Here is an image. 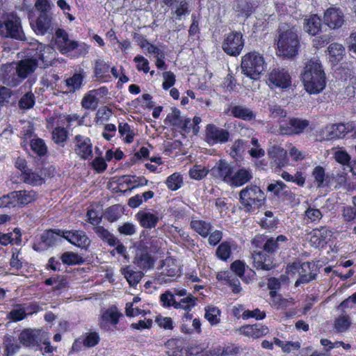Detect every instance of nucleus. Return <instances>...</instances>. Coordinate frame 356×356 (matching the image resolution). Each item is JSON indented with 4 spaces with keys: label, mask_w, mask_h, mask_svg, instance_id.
Instances as JSON below:
<instances>
[{
    "label": "nucleus",
    "mask_w": 356,
    "mask_h": 356,
    "mask_svg": "<svg viewBox=\"0 0 356 356\" xmlns=\"http://www.w3.org/2000/svg\"><path fill=\"white\" fill-rule=\"evenodd\" d=\"M287 238L284 235H279L276 238H267L264 235L256 236L252 243L255 246L262 248V251H254L252 258L254 266L258 270L268 271L275 267L273 254L280 248L282 243H286Z\"/></svg>",
    "instance_id": "f257e3e1"
},
{
    "label": "nucleus",
    "mask_w": 356,
    "mask_h": 356,
    "mask_svg": "<svg viewBox=\"0 0 356 356\" xmlns=\"http://www.w3.org/2000/svg\"><path fill=\"white\" fill-rule=\"evenodd\" d=\"M305 89L310 94H317L325 87V74L322 64L316 58L308 60L301 72Z\"/></svg>",
    "instance_id": "f03ea898"
},
{
    "label": "nucleus",
    "mask_w": 356,
    "mask_h": 356,
    "mask_svg": "<svg viewBox=\"0 0 356 356\" xmlns=\"http://www.w3.org/2000/svg\"><path fill=\"white\" fill-rule=\"evenodd\" d=\"M276 41L280 56L290 58L297 55L300 40L295 26H290L285 23L280 24Z\"/></svg>",
    "instance_id": "7ed1b4c3"
},
{
    "label": "nucleus",
    "mask_w": 356,
    "mask_h": 356,
    "mask_svg": "<svg viewBox=\"0 0 356 356\" xmlns=\"http://www.w3.org/2000/svg\"><path fill=\"white\" fill-rule=\"evenodd\" d=\"M265 201L264 191L257 185H248L239 193V202L245 212H254L264 205Z\"/></svg>",
    "instance_id": "20e7f679"
},
{
    "label": "nucleus",
    "mask_w": 356,
    "mask_h": 356,
    "mask_svg": "<svg viewBox=\"0 0 356 356\" xmlns=\"http://www.w3.org/2000/svg\"><path fill=\"white\" fill-rule=\"evenodd\" d=\"M241 67L243 74L252 79H257L265 70L266 64L261 54L251 51L242 57Z\"/></svg>",
    "instance_id": "39448f33"
},
{
    "label": "nucleus",
    "mask_w": 356,
    "mask_h": 356,
    "mask_svg": "<svg viewBox=\"0 0 356 356\" xmlns=\"http://www.w3.org/2000/svg\"><path fill=\"white\" fill-rule=\"evenodd\" d=\"M0 35L19 40H25L20 19L13 13L4 15L0 19Z\"/></svg>",
    "instance_id": "423d86ee"
},
{
    "label": "nucleus",
    "mask_w": 356,
    "mask_h": 356,
    "mask_svg": "<svg viewBox=\"0 0 356 356\" xmlns=\"http://www.w3.org/2000/svg\"><path fill=\"white\" fill-rule=\"evenodd\" d=\"M244 44L245 40L241 33L232 31L225 37L222 48L227 54L237 56L243 49Z\"/></svg>",
    "instance_id": "0eeeda50"
},
{
    "label": "nucleus",
    "mask_w": 356,
    "mask_h": 356,
    "mask_svg": "<svg viewBox=\"0 0 356 356\" xmlns=\"http://www.w3.org/2000/svg\"><path fill=\"white\" fill-rule=\"evenodd\" d=\"M180 266L176 259L168 257L161 267V272L156 275V279L159 284L168 283L179 275Z\"/></svg>",
    "instance_id": "6e6552de"
},
{
    "label": "nucleus",
    "mask_w": 356,
    "mask_h": 356,
    "mask_svg": "<svg viewBox=\"0 0 356 356\" xmlns=\"http://www.w3.org/2000/svg\"><path fill=\"white\" fill-rule=\"evenodd\" d=\"M63 232H64V231L60 229H50L44 232L40 236V242L39 243H35L33 248L35 251H42L54 245L56 243L61 241Z\"/></svg>",
    "instance_id": "1a4fd4ad"
},
{
    "label": "nucleus",
    "mask_w": 356,
    "mask_h": 356,
    "mask_svg": "<svg viewBox=\"0 0 356 356\" xmlns=\"http://www.w3.org/2000/svg\"><path fill=\"white\" fill-rule=\"evenodd\" d=\"M268 84L270 87H278L280 88H287L291 86V77L285 69H273L268 74Z\"/></svg>",
    "instance_id": "9d476101"
},
{
    "label": "nucleus",
    "mask_w": 356,
    "mask_h": 356,
    "mask_svg": "<svg viewBox=\"0 0 356 356\" xmlns=\"http://www.w3.org/2000/svg\"><path fill=\"white\" fill-rule=\"evenodd\" d=\"M229 133L227 130L209 124L206 127L205 140L210 145L225 143L228 141Z\"/></svg>",
    "instance_id": "9b49d317"
},
{
    "label": "nucleus",
    "mask_w": 356,
    "mask_h": 356,
    "mask_svg": "<svg viewBox=\"0 0 356 356\" xmlns=\"http://www.w3.org/2000/svg\"><path fill=\"white\" fill-rule=\"evenodd\" d=\"M0 81L6 86L14 87L20 83L21 77L18 74V71L15 63L3 65L0 69Z\"/></svg>",
    "instance_id": "f8f14e48"
},
{
    "label": "nucleus",
    "mask_w": 356,
    "mask_h": 356,
    "mask_svg": "<svg viewBox=\"0 0 356 356\" xmlns=\"http://www.w3.org/2000/svg\"><path fill=\"white\" fill-rule=\"evenodd\" d=\"M38 59H40L42 62H45L43 54H40L37 57L25 58L15 63L18 74L22 80L26 79L29 75L34 72L38 66Z\"/></svg>",
    "instance_id": "ddd939ff"
},
{
    "label": "nucleus",
    "mask_w": 356,
    "mask_h": 356,
    "mask_svg": "<svg viewBox=\"0 0 356 356\" xmlns=\"http://www.w3.org/2000/svg\"><path fill=\"white\" fill-rule=\"evenodd\" d=\"M309 124L307 120L291 118L288 122L281 124L279 129L282 134L291 136L302 133Z\"/></svg>",
    "instance_id": "4468645a"
},
{
    "label": "nucleus",
    "mask_w": 356,
    "mask_h": 356,
    "mask_svg": "<svg viewBox=\"0 0 356 356\" xmlns=\"http://www.w3.org/2000/svg\"><path fill=\"white\" fill-rule=\"evenodd\" d=\"M75 153L82 159H90L92 157L90 139L81 135H76L74 139Z\"/></svg>",
    "instance_id": "2eb2a0df"
},
{
    "label": "nucleus",
    "mask_w": 356,
    "mask_h": 356,
    "mask_svg": "<svg viewBox=\"0 0 356 356\" xmlns=\"http://www.w3.org/2000/svg\"><path fill=\"white\" fill-rule=\"evenodd\" d=\"M317 266L314 262H304L299 264L298 275L299 278L295 283L296 286L302 284H307L315 279L317 275Z\"/></svg>",
    "instance_id": "dca6fc26"
},
{
    "label": "nucleus",
    "mask_w": 356,
    "mask_h": 356,
    "mask_svg": "<svg viewBox=\"0 0 356 356\" xmlns=\"http://www.w3.org/2000/svg\"><path fill=\"white\" fill-rule=\"evenodd\" d=\"M134 263L140 268L145 270L154 267V260L149 254L147 248L139 245L136 247Z\"/></svg>",
    "instance_id": "f3484780"
},
{
    "label": "nucleus",
    "mask_w": 356,
    "mask_h": 356,
    "mask_svg": "<svg viewBox=\"0 0 356 356\" xmlns=\"http://www.w3.org/2000/svg\"><path fill=\"white\" fill-rule=\"evenodd\" d=\"M213 177L230 184L234 172L233 167L224 160H220L211 170Z\"/></svg>",
    "instance_id": "a211bd4d"
},
{
    "label": "nucleus",
    "mask_w": 356,
    "mask_h": 356,
    "mask_svg": "<svg viewBox=\"0 0 356 356\" xmlns=\"http://www.w3.org/2000/svg\"><path fill=\"white\" fill-rule=\"evenodd\" d=\"M31 25L37 34L52 33L54 30V24L50 13H40L35 24Z\"/></svg>",
    "instance_id": "6ab92c4d"
},
{
    "label": "nucleus",
    "mask_w": 356,
    "mask_h": 356,
    "mask_svg": "<svg viewBox=\"0 0 356 356\" xmlns=\"http://www.w3.org/2000/svg\"><path fill=\"white\" fill-rule=\"evenodd\" d=\"M324 23L331 29H338L344 22V16L342 11L337 8H327L323 16Z\"/></svg>",
    "instance_id": "aec40b11"
},
{
    "label": "nucleus",
    "mask_w": 356,
    "mask_h": 356,
    "mask_svg": "<svg viewBox=\"0 0 356 356\" xmlns=\"http://www.w3.org/2000/svg\"><path fill=\"white\" fill-rule=\"evenodd\" d=\"M63 238L79 248L86 250L90 244V240L83 231H64Z\"/></svg>",
    "instance_id": "412c9836"
},
{
    "label": "nucleus",
    "mask_w": 356,
    "mask_h": 356,
    "mask_svg": "<svg viewBox=\"0 0 356 356\" xmlns=\"http://www.w3.org/2000/svg\"><path fill=\"white\" fill-rule=\"evenodd\" d=\"M56 45L62 54H66L75 49L78 44L68 38L67 33L61 29L56 31Z\"/></svg>",
    "instance_id": "4be33fe9"
},
{
    "label": "nucleus",
    "mask_w": 356,
    "mask_h": 356,
    "mask_svg": "<svg viewBox=\"0 0 356 356\" xmlns=\"http://www.w3.org/2000/svg\"><path fill=\"white\" fill-rule=\"evenodd\" d=\"M120 316H122V314L118 312L116 307L113 306L109 307L102 314L101 321L99 323L100 327L105 330H108L109 329V325L108 324V321L115 326L118 324Z\"/></svg>",
    "instance_id": "5701e85b"
},
{
    "label": "nucleus",
    "mask_w": 356,
    "mask_h": 356,
    "mask_svg": "<svg viewBox=\"0 0 356 356\" xmlns=\"http://www.w3.org/2000/svg\"><path fill=\"white\" fill-rule=\"evenodd\" d=\"M239 332L246 337L257 339L267 334L268 328L260 324L248 325L240 327Z\"/></svg>",
    "instance_id": "b1692460"
},
{
    "label": "nucleus",
    "mask_w": 356,
    "mask_h": 356,
    "mask_svg": "<svg viewBox=\"0 0 356 356\" xmlns=\"http://www.w3.org/2000/svg\"><path fill=\"white\" fill-rule=\"evenodd\" d=\"M136 217L140 225L147 229L155 227L159 220L157 214L145 211H139Z\"/></svg>",
    "instance_id": "393cba45"
},
{
    "label": "nucleus",
    "mask_w": 356,
    "mask_h": 356,
    "mask_svg": "<svg viewBox=\"0 0 356 356\" xmlns=\"http://www.w3.org/2000/svg\"><path fill=\"white\" fill-rule=\"evenodd\" d=\"M252 179V172L244 168L238 169L233 172L230 186L239 187L249 182Z\"/></svg>",
    "instance_id": "a878e982"
},
{
    "label": "nucleus",
    "mask_w": 356,
    "mask_h": 356,
    "mask_svg": "<svg viewBox=\"0 0 356 356\" xmlns=\"http://www.w3.org/2000/svg\"><path fill=\"white\" fill-rule=\"evenodd\" d=\"M230 114L234 118L246 121L254 120L256 114L249 108L243 105H235L229 108Z\"/></svg>",
    "instance_id": "bb28decb"
},
{
    "label": "nucleus",
    "mask_w": 356,
    "mask_h": 356,
    "mask_svg": "<svg viewBox=\"0 0 356 356\" xmlns=\"http://www.w3.org/2000/svg\"><path fill=\"white\" fill-rule=\"evenodd\" d=\"M257 6L254 0H237L234 6V10L238 16L248 17Z\"/></svg>",
    "instance_id": "cd10ccee"
},
{
    "label": "nucleus",
    "mask_w": 356,
    "mask_h": 356,
    "mask_svg": "<svg viewBox=\"0 0 356 356\" xmlns=\"http://www.w3.org/2000/svg\"><path fill=\"white\" fill-rule=\"evenodd\" d=\"M165 120L169 121L172 125L180 127L185 131L188 128V125L191 124V119L183 118L181 116L180 111L176 108H172V113L168 115Z\"/></svg>",
    "instance_id": "c85d7f7f"
},
{
    "label": "nucleus",
    "mask_w": 356,
    "mask_h": 356,
    "mask_svg": "<svg viewBox=\"0 0 356 356\" xmlns=\"http://www.w3.org/2000/svg\"><path fill=\"white\" fill-rule=\"evenodd\" d=\"M14 200L17 205L28 204L36 199L37 194L33 191H13Z\"/></svg>",
    "instance_id": "c756f323"
},
{
    "label": "nucleus",
    "mask_w": 356,
    "mask_h": 356,
    "mask_svg": "<svg viewBox=\"0 0 356 356\" xmlns=\"http://www.w3.org/2000/svg\"><path fill=\"white\" fill-rule=\"evenodd\" d=\"M321 27V19L317 15H312L305 19L304 29L309 34L316 35Z\"/></svg>",
    "instance_id": "7c9ffc66"
},
{
    "label": "nucleus",
    "mask_w": 356,
    "mask_h": 356,
    "mask_svg": "<svg viewBox=\"0 0 356 356\" xmlns=\"http://www.w3.org/2000/svg\"><path fill=\"white\" fill-rule=\"evenodd\" d=\"M105 88H101L97 90L90 91L82 99V106L86 109L95 110L98 104L99 100L97 97L98 92H102L103 93L106 91Z\"/></svg>",
    "instance_id": "2f4dec72"
},
{
    "label": "nucleus",
    "mask_w": 356,
    "mask_h": 356,
    "mask_svg": "<svg viewBox=\"0 0 356 356\" xmlns=\"http://www.w3.org/2000/svg\"><path fill=\"white\" fill-rule=\"evenodd\" d=\"M167 346L170 349V356H185L186 355L183 341L181 339H172L168 341Z\"/></svg>",
    "instance_id": "473e14b6"
},
{
    "label": "nucleus",
    "mask_w": 356,
    "mask_h": 356,
    "mask_svg": "<svg viewBox=\"0 0 356 356\" xmlns=\"http://www.w3.org/2000/svg\"><path fill=\"white\" fill-rule=\"evenodd\" d=\"M20 342L26 346H34L38 344V334L34 330L26 329L24 330L19 337Z\"/></svg>",
    "instance_id": "72a5a7b5"
},
{
    "label": "nucleus",
    "mask_w": 356,
    "mask_h": 356,
    "mask_svg": "<svg viewBox=\"0 0 356 356\" xmlns=\"http://www.w3.org/2000/svg\"><path fill=\"white\" fill-rule=\"evenodd\" d=\"M94 231L99 238L106 242L110 246H115L118 242V238L102 226L94 227Z\"/></svg>",
    "instance_id": "f704fd0d"
},
{
    "label": "nucleus",
    "mask_w": 356,
    "mask_h": 356,
    "mask_svg": "<svg viewBox=\"0 0 356 356\" xmlns=\"http://www.w3.org/2000/svg\"><path fill=\"white\" fill-rule=\"evenodd\" d=\"M220 310L213 305H208L204 308V318L211 325H216L220 323Z\"/></svg>",
    "instance_id": "c9c22d12"
},
{
    "label": "nucleus",
    "mask_w": 356,
    "mask_h": 356,
    "mask_svg": "<svg viewBox=\"0 0 356 356\" xmlns=\"http://www.w3.org/2000/svg\"><path fill=\"white\" fill-rule=\"evenodd\" d=\"M327 51L330 55V61L332 63H337L343 58L345 49L341 44L332 43L329 46Z\"/></svg>",
    "instance_id": "e433bc0d"
},
{
    "label": "nucleus",
    "mask_w": 356,
    "mask_h": 356,
    "mask_svg": "<svg viewBox=\"0 0 356 356\" xmlns=\"http://www.w3.org/2000/svg\"><path fill=\"white\" fill-rule=\"evenodd\" d=\"M83 75L81 73H75L72 77L67 79L65 82L67 92H74L79 90L83 84Z\"/></svg>",
    "instance_id": "4c0bfd02"
},
{
    "label": "nucleus",
    "mask_w": 356,
    "mask_h": 356,
    "mask_svg": "<svg viewBox=\"0 0 356 356\" xmlns=\"http://www.w3.org/2000/svg\"><path fill=\"white\" fill-rule=\"evenodd\" d=\"M122 273L131 286L137 285L143 276V273L141 271H134L129 266L123 268Z\"/></svg>",
    "instance_id": "58836bf2"
},
{
    "label": "nucleus",
    "mask_w": 356,
    "mask_h": 356,
    "mask_svg": "<svg viewBox=\"0 0 356 356\" xmlns=\"http://www.w3.org/2000/svg\"><path fill=\"white\" fill-rule=\"evenodd\" d=\"M22 179L26 184L33 186H40L44 182L43 178L40 175L30 170L23 171Z\"/></svg>",
    "instance_id": "ea45409f"
},
{
    "label": "nucleus",
    "mask_w": 356,
    "mask_h": 356,
    "mask_svg": "<svg viewBox=\"0 0 356 356\" xmlns=\"http://www.w3.org/2000/svg\"><path fill=\"white\" fill-rule=\"evenodd\" d=\"M191 227L193 229H194L197 233L203 237L207 236L211 229V225L210 223L200 220H192L191 222Z\"/></svg>",
    "instance_id": "a19ab883"
},
{
    "label": "nucleus",
    "mask_w": 356,
    "mask_h": 356,
    "mask_svg": "<svg viewBox=\"0 0 356 356\" xmlns=\"http://www.w3.org/2000/svg\"><path fill=\"white\" fill-rule=\"evenodd\" d=\"M347 132V128L344 124H334L330 127L327 137L328 139L340 138L344 137Z\"/></svg>",
    "instance_id": "79ce46f5"
},
{
    "label": "nucleus",
    "mask_w": 356,
    "mask_h": 356,
    "mask_svg": "<svg viewBox=\"0 0 356 356\" xmlns=\"http://www.w3.org/2000/svg\"><path fill=\"white\" fill-rule=\"evenodd\" d=\"M196 300V298L191 294H188L186 297L182 298L179 301H177L175 305V308L190 311L191 308L195 306Z\"/></svg>",
    "instance_id": "37998d69"
},
{
    "label": "nucleus",
    "mask_w": 356,
    "mask_h": 356,
    "mask_svg": "<svg viewBox=\"0 0 356 356\" xmlns=\"http://www.w3.org/2000/svg\"><path fill=\"white\" fill-rule=\"evenodd\" d=\"M120 180L127 185H133L131 188L140 186H145L148 182L147 179L144 177H136V176L131 175H123L120 177Z\"/></svg>",
    "instance_id": "c03bdc74"
},
{
    "label": "nucleus",
    "mask_w": 356,
    "mask_h": 356,
    "mask_svg": "<svg viewBox=\"0 0 356 356\" xmlns=\"http://www.w3.org/2000/svg\"><path fill=\"white\" fill-rule=\"evenodd\" d=\"M35 102V95L32 92L25 93L19 99L18 105L20 109L28 110L33 107Z\"/></svg>",
    "instance_id": "a18cd8bd"
},
{
    "label": "nucleus",
    "mask_w": 356,
    "mask_h": 356,
    "mask_svg": "<svg viewBox=\"0 0 356 356\" xmlns=\"http://www.w3.org/2000/svg\"><path fill=\"white\" fill-rule=\"evenodd\" d=\"M54 142L61 147H64L65 143L67 138V131L63 127L55 128L51 134Z\"/></svg>",
    "instance_id": "49530a36"
},
{
    "label": "nucleus",
    "mask_w": 356,
    "mask_h": 356,
    "mask_svg": "<svg viewBox=\"0 0 356 356\" xmlns=\"http://www.w3.org/2000/svg\"><path fill=\"white\" fill-rule=\"evenodd\" d=\"M229 274L230 273H224L223 275L218 274L217 275V277L220 280L224 279V280H227V282L229 283V284L230 285V286L232 288L233 293H240L241 291L240 281L237 278L234 277L232 275H229Z\"/></svg>",
    "instance_id": "de8ad7c7"
},
{
    "label": "nucleus",
    "mask_w": 356,
    "mask_h": 356,
    "mask_svg": "<svg viewBox=\"0 0 356 356\" xmlns=\"http://www.w3.org/2000/svg\"><path fill=\"white\" fill-rule=\"evenodd\" d=\"M64 264L68 265L81 264L84 262L82 257L72 252H66L60 257Z\"/></svg>",
    "instance_id": "09e8293b"
},
{
    "label": "nucleus",
    "mask_w": 356,
    "mask_h": 356,
    "mask_svg": "<svg viewBox=\"0 0 356 356\" xmlns=\"http://www.w3.org/2000/svg\"><path fill=\"white\" fill-rule=\"evenodd\" d=\"M168 6H172V9L175 10V13L179 19L181 17L188 12L187 3L184 0H172V3H165Z\"/></svg>",
    "instance_id": "8fccbe9b"
},
{
    "label": "nucleus",
    "mask_w": 356,
    "mask_h": 356,
    "mask_svg": "<svg viewBox=\"0 0 356 356\" xmlns=\"http://www.w3.org/2000/svg\"><path fill=\"white\" fill-rule=\"evenodd\" d=\"M100 341L99 335L96 332H87L83 335L82 340L83 345L87 348H92L99 343Z\"/></svg>",
    "instance_id": "3c124183"
},
{
    "label": "nucleus",
    "mask_w": 356,
    "mask_h": 356,
    "mask_svg": "<svg viewBox=\"0 0 356 356\" xmlns=\"http://www.w3.org/2000/svg\"><path fill=\"white\" fill-rule=\"evenodd\" d=\"M25 318L24 305H17L15 307L7 314V318L15 322L22 321Z\"/></svg>",
    "instance_id": "603ef678"
},
{
    "label": "nucleus",
    "mask_w": 356,
    "mask_h": 356,
    "mask_svg": "<svg viewBox=\"0 0 356 356\" xmlns=\"http://www.w3.org/2000/svg\"><path fill=\"white\" fill-rule=\"evenodd\" d=\"M30 145L31 149L38 156H41L46 154L47 147L43 140L40 138L33 139L31 140Z\"/></svg>",
    "instance_id": "864d4df0"
},
{
    "label": "nucleus",
    "mask_w": 356,
    "mask_h": 356,
    "mask_svg": "<svg viewBox=\"0 0 356 356\" xmlns=\"http://www.w3.org/2000/svg\"><path fill=\"white\" fill-rule=\"evenodd\" d=\"M350 325L348 316L343 315L337 318L334 321V328L337 332H343L348 330Z\"/></svg>",
    "instance_id": "5fc2aeb1"
},
{
    "label": "nucleus",
    "mask_w": 356,
    "mask_h": 356,
    "mask_svg": "<svg viewBox=\"0 0 356 356\" xmlns=\"http://www.w3.org/2000/svg\"><path fill=\"white\" fill-rule=\"evenodd\" d=\"M209 170L202 165H195L189 170L191 178L196 180H200L208 174Z\"/></svg>",
    "instance_id": "6e6d98bb"
},
{
    "label": "nucleus",
    "mask_w": 356,
    "mask_h": 356,
    "mask_svg": "<svg viewBox=\"0 0 356 356\" xmlns=\"http://www.w3.org/2000/svg\"><path fill=\"white\" fill-rule=\"evenodd\" d=\"M166 184L169 189L176 191L181 187L182 179L179 174L174 173L168 177Z\"/></svg>",
    "instance_id": "4d7b16f0"
},
{
    "label": "nucleus",
    "mask_w": 356,
    "mask_h": 356,
    "mask_svg": "<svg viewBox=\"0 0 356 356\" xmlns=\"http://www.w3.org/2000/svg\"><path fill=\"white\" fill-rule=\"evenodd\" d=\"M216 255L221 260H227L231 254V246L228 242L222 243L216 250Z\"/></svg>",
    "instance_id": "13d9d810"
},
{
    "label": "nucleus",
    "mask_w": 356,
    "mask_h": 356,
    "mask_svg": "<svg viewBox=\"0 0 356 356\" xmlns=\"http://www.w3.org/2000/svg\"><path fill=\"white\" fill-rule=\"evenodd\" d=\"M118 131L121 136L127 134L124 140L127 143H131L134 140V133L131 130L130 126L127 123H120Z\"/></svg>",
    "instance_id": "bf43d9fd"
},
{
    "label": "nucleus",
    "mask_w": 356,
    "mask_h": 356,
    "mask_svg": "<svg viewBox=\"0 0 356 356\" xmlns=\"http://www.w3.org/2000/svg\"><path fill=\"white\" fill-rule=\"evenodd\" d=\"M160 301L163 307H174L177 302L175 299V294L170 291H166L164 293L160 296Z\"/></svg>",
    "instance_id": "052dcab7"
},
{
    "label": "nucleus",
    "mask_w": 356,
    "mask_h": 356,
    "mask_svg": "<svg viewBox=\"0 0 356 356\" xmlns=\"http://www.w3.org/2000/svg\"><path fill=\"white\" fill-rule=\"evenodd\" d=\"M268 109L270 113V116L274 118L280 119L286 116V111H284L280 106L272 103L268 104Z\"/></svg>",
    "instance_id": "680f3d73"
},
{
    "label": "nucleus",
    "mask_w": 356,
    "mask_h": 356,
    "mask_svg": "<svg viewBox=\"0 0 356 356\" xmlns=\"http://www.w3.org/2000/svg\"><path fill=\"white\" fill-rule=\"evenodd\" d=\"M279 198L283 201L289 202V203L298 204L299 202L298 199L296 198V194L292 193L291 190H289L286 186V185L281 193Z\"/></svg>",
    "instance_id": "e2e57ef3"
},
{
    "label": "nucleus",
    "mask_w": 356,
    "mask_h": 356,
    "mask_svg": "<svg viewBox=\"0 0 356 356\" xmlns=\"http://www.w3.org/2000/svg\"><path fill=\"white\" fill-rule=\"evenodd\" d=\"M305 217L311 222H315L322 218L321 211L315 208L309 207L305 212Z\"/></svg>",
    "instance_id": "0e129e2a"
},
{
    "label": "nucleus",
    "mask_w": 356,
    "mask_h": 356,
    "mask_svg": "<svg viewBox=\"0 0 356 356\" xmlns=\"http://www.w3.org/2000/svg\"><path fill=\"white\" fill-rule=\"evenodd\" d=\"M266 316V313L263 311H261L259 309H255L252 311L245 310L243 314L242 317L243 319H248L249 318H254L257 320H261L264 318Z\"/></svg>",
    "instance_id": "69168bd1"
},
{
    "label": "nucleus",
    "mask_w": 356,
    "mask_h": 356,
    "mask_svg": "<svg viewBox=\"0 0 356 356\" xmlns=\"http://www.w3.org/2000/svg\"><path fill=\"white\" fill-rule=\"evenodd\" d=\"M134 60L137 63L136 68L138 71H143L144 73L149 72V61L145 57L137 56L134 58Z\"/></svg>",
    "instance_id": "338daca9"
},
{
    "label": "nucleus",
    "mask_w": 356,
    "mask_h": 356,
    "mask_svg": "<svg viewBox=\"0 0 356 356\" xmlns=\"http://www.w3.org/2000/svg\"><path fill=\"white\" fill-rule=\"evenodd\" d=\"M312 176L318 187L321 186L325 178V170L321 166H316L312 172Z\"/></svg>",
    "instance_id": "774afa93"
}]
</instances>
